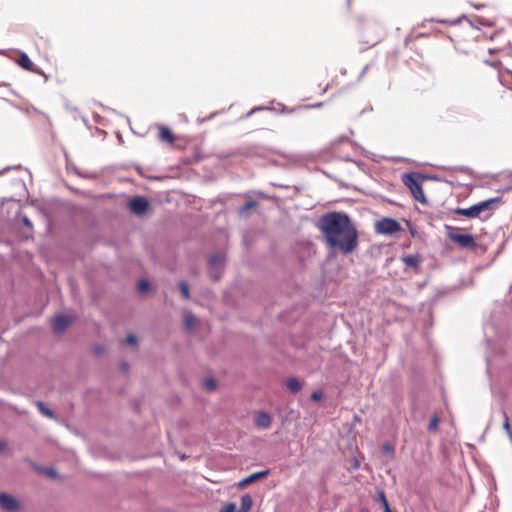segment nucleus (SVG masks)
Returning <instances> with one entry per match:
<instances>
[{"mask_svg": "<svg viewBox=\"0 0 512 512\" xmlns=\"http://www.w3.org/2000/svg\"><path fill=\"white\" fill-rule=\"evenodd\" d=\"M318 228L326 244L343 254L352 253L358 246V231L347 214L326 213L319 219Z\"/></svg>", "mask_w": 512, "mask_h": 512, "instance_id": "nucleus-1", "label": "nucleus"}, {"mask_svg": "<svg viewBox=\"0 0 512 512\" xmlns=\"http://www.w3.org/2000/svg\"><path fill=\"white\" fill-rule=\"evenodd\" d=\"M424 177L419 173H407L402 177V182L410 190L415 200L426 204L427 200L422 189Z\"/></svg>", "mask_w": 512, "mask_h": 512, "instance_id": "nucleus-2", "label": "nucleus"}, {"mask_svg": "<svg viewBox=\"0 0 512 512\" xmlns=\"http://www.w3.org/2000/svg\"><path fill=\"white\" fill-rule=\"evenodd\" d=\"M400 229V224L395 219L392 218H382L375 224V231L378 234L392 235L400 231Z\"/></svg>", "mask_w": 512, "mask_h": 512, "instance_id": "nucleus-3", "label": "nucleus"}, {"mask_svg": "<svg viewBox=\"0 0 512 512\" xmlns=\"http://www.w3.org/2000/svg\"><path fill=\"white\" fill-rule=\"evenodd\" d=\"M447 236L452 242L458 244L462 248L475 249L476 247L475 239L471 234L448 232Z\"/></svg>", "mask_w": 512, "mask_h": 512, "instance_id": "nucleus-4", "label": "nucleus"}, {"mask_svg": "<svg viewBox=\"0 0 512 512\" xmlns=\"http://www.w3.org/2000/svg\"><path fill=\"white\" fill-rule=\"evenodd\" d=\"M0 508L7 512H17L21 504L17 498L7 493H0Z\"/></svg>", "mask_w": 512, "mask_h": 512, "instance_id": "nucleus-5", "label": "nucleus"}, {"mask_svg": "<svg viewBox=\"0 0 512 512\" xmlns=\"http://www.w3.org/2000/svg\"><path fill=\"white\" fill-rule=\"evenodd\" d=\"M130 210L136 215H142L148 209L149 203L146 198L136 196L129 201Z\"/></svg>", "mask_w": 512, "mask_h": 512, "instance_id": "nucleus-6", "label": "nucleus"}, {"mask_svg": "<svg viewBox=\"0 0 512 512\" xmlns=\"http://www.w3.org/2000/svg\"><path fill=\"white\" fill-rule=\"evenodd\" d=\"M402 263L406 268H411L413 271L418 274L421 270L422 257L420 254H409L405 255L401 258Z\"/></svg>", "mask_w": 512, "mask_h": 512, "instance_id": "nucleus-7", "label": "nucleus"}, {"mask_svg": "<svg viewBox=\"0 0 512 512\" xmlns=\"http://www.w3.org/2000/svg\"><path fill=\"white\" fill-rule=\"evenodd\" d=\"M268 474H269V470L255 472V473L243 478L241 481H239L237 486H238V488L243 489L246 486H248L256 481H259V480L267 477Z\"/></svg>", "mask_w": 512, "mask_h": 512, "instance_id": "nucleus-8", "label": "nucleus"}, {"mask_svg": "<svg viewBox=\"0 0 512 512\" xmlns=\"http://www.w3.org/2000/svg\"><path fill=\"white\" fill-rule=\"evenodd\" d=\"M72 322V319L65 315H58L52 321L53 331L62 333Z\"/></svg>", "mask_w": 512, "mask_h": 512, "instance_id": "nucleus-9", "label": "nucleus"}, {"mask_svg": "<svg viewBox=\"0 0 512 512\" xmlns=\"http://www.w3.org/2000/svg\"><path fill=\"white\" fill-rule=\"evenodd\" d=\"M223 265H224L223 256H221L219 254L211 256V258L209 259V275L213 280H215V281L219 280V275L218 274L214 275L213 269L217 268V267L223 269Z\"/></svg>", "mask_w": 512, "mask_h": 512, "instance_id": "nucleus-10", "label": "nucleus"}, {"mask_svg": "<svg viewBox=\"0 0 512 512\" xmlns=\"http://www.w3.org/2000/svg\"><path fill=\"white\" fill-rule=\"evenodd\" d=\"M17 64L24 70H27L29 72L33 73H40L38 69L35 68L34 64L28 57L26 53H20L19 58L17 59Z\"/></svg>", "mask_w": 512, "mask_h": 512, "instance_id": "nucleus-11", "label": "nucleus"}, {"mask_svg": "<svg viewBox=\"0 0 512 512\" xmlns=\"http://www.w3.org/2000/svg\"><path fill=\"white\" fill-rule=\"evenodd\" d=\"M498 76L501 84L509 90H512V71L506 68L500 69Z\"/></svg>", "mask_w": 512, "mask_h": 512, "instance_id": "nucleus-12", "label": "nucleus"}, {"mask_svg": "<svg viewBox=\"0 0 512 512\" xmlns=\"http://www.w3.org/2000/svg\"><path fill=\"white\" fill-rule=\"evenodd\" d=\"M500 202H501V198H499V197L491 198V199L479 202L476 204L478 213L480 214L483 211L492 210L495 208V204L500 203Z\"/></svg>", "mask_w": 512, "mask_h": 512, "instance_id": "nucleus-13", "label": "nucleus"}, {"mask_svg": "<svg viewBox=\"0 0 512 512\" xmlns=\"http://www.w3.org/2000/svg\"><path fill=\"white\" fill-rule=\"evenodd\" d=\"M454 213L467 218H477L479 216L476 204L469 208H456Z\"/></svg>", "mask_w": 512, "mask_h": 512, "instance_id": "nucleus-14", "label": "nucleus"}, {"mask_svg": "<svg viewBox=\"0 0 512 512\" xmlns=\"http://www.w3.org/2000/svg\"><path fill=\"white\" fill-rule=\"evenodd\" d=\"M255 423L259 427L269 428L271 423H272V419H271V416L268 413H266V412H259L257 414V416H256Z\"/></svg>", "mask_w": 512, "mask_h": 512, "instance_id": "nucleus-15", "label": "nucleus"}, {"mask_svg": "<svg viewBox=\"0 0 512 512\" xmlns=\"http://www.w3.org/2000/svg\"><path fill=\"white\" fill-rule=\"evenodd\" d=\"M159 139L161 141L167 142V143H173L175 140V137L171 130L166 126H160L159 128Z\"/></svg>", "mask_w": 512, "mask_h": 512, "instance_id": "nucleus-16", "label": "nucleus"}, {"mask_svg": "<svg viewBox=\"0 0 512 512\" xmlns=\"http://www.w3.org/2000/svg\"><path fill=\"white\" fill-rule=\"evenodd\" d=\"M253 506V499L249 494L241 496V505L237 512H250Z\"/></svg>", "mask_w": 512, "mask_h": 512, "instance_id": "nucleus-17", "label": "nucleus"}, {"mask_svg": "<svg viewBox=\"0 0 512 512\" xmlns=\"http://www.w3.org/2000/svg\"><path fill=\"white\" fill-rule=\"evenodd\" d=\"M286 386L293 393L299 392L302 388V385L300 384V382L294 377L288 378L286 380Z\"/></svg>", "mask_w": 512, "mask_h": 512, "instance_id": "nucleus-18", "label": "nucleus"}, {"mask_svg": "<svg viewBox=\"0 0 512 512\" xmlns=\"http://www.w3.org/2000/svg\"><path fill=\"white\" fill-rule=\"evenodd\" d=\"M36 406H37V408H38L39 412H40L41 414H43L44 416H46V417H48V418H51V419H55V418H56V416H55V414L53 413V411H52V410H50L49 408H47V407L44 405V403H43V402H41V401H37V402H36Z\"/></svg>", "mask_w": 512, "mask_h": 512, "instance_id": "nucleus-19", "label": "nucleus"}, {"mask_svg": "<svg viewBox=\"0 0 512 512\" xmlns=\"http://www.w3.org/2000/svg\"><path fill=\"white\" fill-rule=\"evenodd\" d=\"M196 323V318L191 312H187L184 316V325L187 329H191L194 327Z\"/></svg>", "mask_w": 512, "mask_h": 512, "instance_id": "nucleus-20", "label": "nucleus"}, {"mask_svg": "<svg viewBox=\"0 0 512 512\" xmlns=\"http://www.w3.org/2000/svg\"><path fill=\"white\" fill-rule=\"evenodd\" d=\"M439 422H440L439 417L436 414H434L429 421V424L427 427L428 431L435 432L438 429Z\"/></svg>", "mask_w": 512, "mask_h": 512, "instance_id": "nucleus-21", "label": "nucleus"}, {"mask_svg": "<svg viewBox=\"0 0 512 512\" xmlns=\"http://www.w3.org/2000/svg\"><path fill=\"white\" fill-rule=\"evenodd\" d=\"M257 202L256 201H248L244 206H242L239 210L240 216H246L250 209L256 207Z\"/></svg>", "mask_w": 512, "mask_h": 512, "instance_id": "nucleus-22", "label": "nucleus"}, {"mask_svg": "<svg viewBox=\"0 0 512 512\" xmlns=\"http://www.w3.org/2000/svg\"><path fill=\"white\" fill-rule=\"evenodd\" d=\"M179 290L185 299H189L190 293H189V284L186 281H181L179 283Z\"/></svg>", "mask_w": 512, "mask_h": 512, "instance_id": "nucleus-23", "label": "nucleus"}, {"mask_svg": "<svg viewBox=\"0 0 512 512\" xmlns=\"http://www.w3.org/2000/svg\"><path fill=\"white\" fill-rule=\"evenodd\" d=\"M219 512H237L236 504L233 502H227L221 506Z\"/></svg>", "mask_w": 512, "mask_h": 512, "instance_id": "nucleus-24", "label": "nucleus"}, {"mask_svg": "<svg viewBox=\"0 0 512 512\" xmlns=\"http://www.w3.org/2000/svg\"><path fill=\"white\" fill-rule=\"evenodd\" d=\"M39 472L50 477V478H54L56 476V470L53 469V468H48V467H44V468H38Z\"/></svg>", "mask_w": 512, "mask_h": 512, "instance_id": "nucleus-25", "label": "nucleus"}, {"mask_svg": "<svg viewBox=\"0 0 512 512\" xmlns=\"http://www.w3.org/2000/svg\"><path fill=\"white\" fill-rule=\"evenodd\" d=\"M378 499H379V501H384V512H392L390 509L389 503L387 501V498L385 496V493L383 491H381L378 494Z\"/></svg>", "mask_w": 512, "mask_h": 512, "instance_id": "nucleus-26", "label": "nucleus"}, {"mask_svg": "<svg viewBox=\"0 0 512 512\" xmlns=\"http://www.w3.org/2000/svg\"><path fill=\"white\" fill-rule=\"evenodd\" d=\"M149 282L147 280H141L138 284V289L140 292L144 293L149 290Z\"/></svg>", "mask_w": 512, "mask_h": 512, "instance_id": "nucleus-27", "label": "nucleus"}, {"mask_svg": "<svg viewBox=\"0 0 512 512\" xmlns=\"http://www.w3.org/2000/svg\"><path fill=\"white\" fill-rule=\"evenodd\" d=\"M383 452L387 455H393L394 454V447L390 443H385L383 445Z\"/></svg>", "mask_w": 512, "mask_h": 512, "instance_id": "nucleus-28", "label": "nucleus"}, {"mask_svg": "<svg viewBox=\"0 0 512 512\" xmlns=\"http://www.w3.org/2000/svg\"><path fill=\"white\" fill-rule=\"evenodd\" d=\"M204 385L208 390H213L216 387V382L214 379L210 378L204 382Z\"/></svg>", "mask_w": 512, "mask_h": 512, "instance_id": "nucleus-29", "label": "nucleus"}, {"mask_svg": "<svg viewBox=\"0 0 512 512\" xmlns=\"http://www.w3.org/2000/svg\"><path fill=\"white\" fill-rule=\"evenodd\" d=\"M323 398V393L321 391H314L311 394V399L313 401H320Z\"/></svg>", "mask_w": 512, "mask_h": 512, "instance_id": "nucleus-30", "label": "nucleus"}, {"mask_svg": "<svg viewBox=\"0 0 512 512\" xmlns=\"http://www.w3.org/2000/svg\"><path fill=\"white\" fill-rule=\"evenodd\" d=\"M126 343L128 345H135L137 343V338L135 335L133 334H129L127 337H126Z\"/></svg>", "mask_w": 512, "mask_h": 512, "instance_id": "nucleus-31", "label": "nucleus"}, {"mask_svg": "<svg viewBox=\"0 0 512 512\" xmlns=\"http://www.w3.org/2000/svg\"><path fill=\"white\" fill-rule=\"evenodd\" d=\"M503 428L507 432V434L509 433V431H512L511 427H510L509 418H508V416L506 414H505V421L503 423Z\"/></svg>", "mask_w": 512, "mask_h": 512, "instance_id": "nucleus-32", "label": "nucleus"}, {"mask_svg": "<svg viewBox=\"0 0 512 512\" xmlns=\"http://www.w3.org/2000/svg\"><path fill=\"white\" fill-rule=\"evenodd\" d=\"M470 3L476 9H483V8L487 7V5H488L486 2H481V3H472V2H470Z\"/></svg>", "mask_w": 512, "mask_h": 512, "instance_id": "nucleus-33", "label": "nucleus"}, {"mask_svg": "<svg viewBox=\"0 0 512 512\" xmlns=\"http://www.w3.org/2000/svg\"><path fill=\"white\" fill-rule=\"evenodd\" d=\"M23 223H24V225H25V226H27V227H29V228H31V227H32V223H31V221H30V220L28 219V217H26V216H24V217H23Z\"/></svg>", "mask_w": 512, "mask_h": 512, "instance_id": "nucleus-34", "label": "nucleus"}, {"mask_svg": "<svg viewBox=\"0 0 512 512\" xmlns=\"http://www.w3.org/2000/svg\"><path fill=\"white\" fill-rule=\"evenodd\" d=\"M222 271H223V269H222V268H218V267H217V268H214V269H213V274H214V275H217V274H218V275H219V278H220V277H221V274H222Z\"/></svg>", "mask_w": 512, "mask_h": 512, "instance_id": "nucleus-35", "label": "nucleus"}, {"mask_svg": "<svg viewBox=\"0 0 512 512\" xmlns=\"http://www.w3.org/2000/svg\"><path fill=\"white\" fill-rule=\"evenodd\" d=\"M377 42H378V39H376V38H375V39H373L372 41L367 42V44H369L370 46H373V45H375Z\"/></svg>", "mask_w": 512, "mask_h": 512, "instance_id": "nucleus-36", "label": "nucleus"}, {"mask_svg": "<svg viewBox=\"0 0 512 512\" xmlns=\"http://www.w3.org/2000/svg\"><path fill=\"white\" fill-rule=\"evenodd\" d=\"M5 448V444L0 441V452L3 451Z\"/></svg>", "mask_w": 512, "mask_h": 512, "instance_id": "nucleus-37", "label": "nucleus"}, {"mask_svg": "<svg viewBox=\"0 0 512 512\" xmlns=\"http://www.w3.org/2000/svg\"><path fill=\"white\" fill-rule=\"evenodd\" d=\"M122 369H123L124 371H126V370L128 369V365H127V364H123V365H122Z\"/></svg>", "mask_w": 512, "mask_h": 512, "instance_id": "nucleus-38", "label": "nucleus"}, {"mask_svg": "<svg viewBox=\"0 0 512 512\" xmlns=\"http://www.w3.org/2000/svg\"><path fill=\"white\" fill-rule=\"evenodd\" d=\"M508 436H509L510 440L512 441V431H509Z\"/></svg>", "mask_w": 512, "mask_h": 512, "instance_id": "nucleus-39", "label": "nucleus"}, {"mask_svg": "<svg viewBox=\"0 0 512 512\" xmlns=\"http://www.w3.org/2000/svg\"><path fill=\"white\" fill-rule=\"evenodd\" d=\"M360 512H370L368 509L364 508Z\"/></svg>", "mask_w": 512, "mask_h": 512, "instance_id": "nucleus-40", "label": "nucleus"}, {"mask_svg": "<svg viewBox=\"0 0 512 512\" xmlns=\"http://www.w3.org/2000/svg\"><path fill=\"white\" fill-rule=\"evenodd\" d=\"M487 63L489 64V62H487ZM490 65L496 67L495 63H490Z\"/></svg>", "mask_w": 512, "mask_h": 512, "instance_id": "nucleus-41", "label": "nucleus"}]
</instances>
